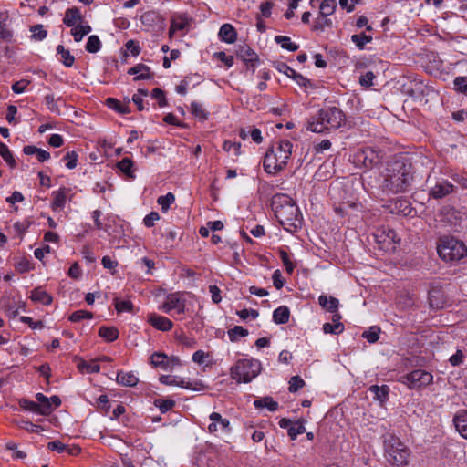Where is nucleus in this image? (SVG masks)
<instances>
[{
  "label": "nucleus",
  "mask_w": 467,
  "mask_h": 467,
  "mask_svg": "<svg viewBox=\"0 0 467 467\" xmlns=\"http://www.w3.org/2000/svg\"><path fill=\"white\" fill-rule=\"evenodd\" d=\"M116 380L119 384L126 387H134L139 379L132 372H118Z\"/></svg>",
  "instance_id": "23"
},
{
  "label": "nucleus",
  "mask_w": 467,
  "mask_h": 467,
  "mask_svg": "<svg viewBox=\"0 0 467 467\" xmlns=\"http://www.w3.org/2000/svg\"><path fill=\"white\" fill-rule=\"evenodd\" d=\"M375 238L380 249L385 251H395L396 244L400 243V239L396 232L390 228L382 227L378 229Z\"/></svg>",
  "instance_id": "9"
},
{
  "label": "nucleus",
  "mask_w": 467,
  "mask_h": 467,
  "mask_svg": "<svg viewBox=\"0 0 467 467\" xmlns=\"http://www.w3.org/2000/svg\"><path fill=\"white\" fill-rule=\"evenodd\" d=\"M53 202L51 203V207L54 211L57 209H63L66 204L67 200V190L66 188H61L58 191H55L52 193Z\"/></svg>",
  "instance_id": "24"
},
{
  "label": "nucleus",
  "mask_w": 467,
  "mask_h": 467,
  "mask_svg": "<svg viewBox=\"0 0 467 467\" xmlns=\"http://www.w3.org/2000/svg\"><path fill=\"white\" fill-rule=\"evenodd\" d=\"M236 56L244 61L246 65V68L251 66L253 67V73L255 70V65L259 61L258 55L247 45L239 46L236 51Z\"/></svg>",
  "instance_id": "12"
},
{
  "label": "nucleus",
  "mask_w": 467,
  "mask_h": 467,
  "mask_svg": "<svg viewBox=\"0 0 467 467\" xmlns=\"http://www.w3.org/2000/svg\"><path fill=\"white\" fill-rule=\"evenodd\" d=\"M374 78V74L371 71H368L360 77L359 83L363 87H370L373 84Z\"/></svg>",
  "instance_id": "61"
},
{
  "label": "nucleus",
  "mask_w": 467,
  "mask_h": 467,
  "mask_svg": "<svg viewBox=\"0 0 467 467\" xmlns=\"http://www.w3.org/2000/svg\"><path fill=\"white\" fill-rule=\"evenodd\" d=\"M351 41L359 48L363 49L366 44L372 41V36L364 33L356 34L351 36Z\"/></svg>",
  "instance_id": "39"
},
{
  "label": "nucleus",
  "mask_w": 467,
  "mask_h": 467,
  "mask_svg": "<svg viewBox=\"0 0 467 467\" xmlns=\"http://www.w3.org/2000/svg\"><path fill=\"white\" fill-rule=\"evenodd\" d=\"M241 143L240 142H232L230 140L224 141L223 145V149L225 151H231L232 150H234V153L236 156H239L241 154Z\"/></svg>",
  "instance_id": "54"
},
{
  "label": "nucleus",
  "mask_w": 467,
  "mask_h": 467,
  "mask_svg": "<svg viewBox=\"0 0 467 467\" xmlns=\"http://www.w3.org/2000/svg\"><path fill=\"white\" fill-rule=\"evenodd\" d=\"M275 68L281 72L286 75L287 77L291 78L293 74H295V70L291 68L289 66H287L285 63L283 62H277L275 64Z\"/></svg>",
  "instance_id": "62"
},
{
  "label": "nucleus",
  "mask_w": 467,
  "mask_h": 467,
  "mask_svg": "<svg viewBox=\"0 0 467 467\" xmlns=\"http://www.w3.org/2000/svg\"><path fill=\"white\" fill-rule=\"evenodd\" d=\"M248 335V330L244 329L241 326H235L234 328L228 331V337L231 341H237L240 337H246Z\"/></svg>",
  "instance_id": "42"
},
{
  "label": "nucleus",
  "mask_w": 467,
  "mask_h": 467,
  "mask_svg": "<svg viewBox=\"0 0 467 467\" xmlns=\"http://www.w3.org/2000/svg\"><path fill=\"white\" fill-rule=\"evenodd\" d=\"M57 52L61 56L60 61L64 64L65 67H70L74 64L75 58L70 54L69 50L66 49L64 46L58 45L57 47Z\"/></svg>",
  "instance_id": "31"
},
{
  "label": "nucleus",
  "mask_w": 467,
  "mask_h": 467,
  "mask_svg": "<svg viewBox=\"0 0 467 467\" xmlns=\"http://www.w3.org/2000/svg\"><path fill=\"white\" fill-rule=\"evenodd\" d=\"M318 303L322 308L331 313L337 312L339 306V301L337 298L334 296H327L326 295L319 296Z\"/></svg>",
  "instance_id": "19"
},
{
  "label": "nucleus",
  "mask_w": 467,
  "mask_h": 467,
  "mask_svg": "<svg viewBox=\"0 0 467 467\" xmlns=\"http://www.w3.org/2000/svg\"><path fill=\"white\" fill-rule=\"evenodd\" d=\"M209 291L211 293L212 300L213 303L218 304L219 302H221V300H222L221 290L217 285H210Z\"/></svg>",
  "instance_id": "63"
},
{
  "label": "nucleus",
  "mask_w": 467,
  "mask_h": 467,
  "mask_svg": "<svg viewBox=\"0 0 467 467\" xmlns=\"http://www.w3.org/2000/svg\"><path fill=\"white\" fill-rule=\"evenodd\" d=\"M337 8L336 0H324L320 5L319 13L323 17L332 15Z\"/></svg>",
  "instance_id": "34"
},
{
  "label": "nucleus",
  "mask_w": 467,
  "mask_h": 467,
  "mask_svg": "<svg viewBox=\"0 0 467 467\" xmlns=\"http://www.w3.org/2000/svg\"><path fill=\"white\" fill-rule=\"evenodd\" d=\"M306 431V428L303 422L296 421L292 426L288 428V435L291 440H296L299 434H302Z\"/></svg>",
  "instance_id": "43"
},
{
  "label": "nucleus",
  "mask_w": 467,
  "mask_h": 467,
  "mask_svg": "<svg viewBox=\"0 0 467 467\" xmlns=\"http://www.w3.org/2000/svg\"><path fill=\"white\" fill-rule=\"evenodd\" d=\"M78 368L82 372L85 371L87 373H99L100 370V366L95 361L88 363L85 360H81L78 364Z\"/></svg>",
  "instance_id": "40"
},
{
  "label": "nucleus",
  "mask_w": 467,
  "mask_h": 467,
  "mask_svg": "<svg viewBox=\"0 0 467 467\" xmlns=\"http://www.w3.org/2000/svg\"><path fill=\"white\" fill-rule=\"evenodd\" d=\"M380 329L378 327H371L368 331L363 333V337L366 338L369 343H375L379 338Z\"/></svg>",
  "instance_id": "48"
},
{
  "label": "nucleus",
  "mask_w": 467,
  "mask_h": 467,
  "mask_svg": "<svg viewBox=\"0 0 467 467\" xmlns=\"http://www.w3.org/2000/svg\"><path fill=\"white\" fill-rule=\"evenodd\" d=\"M92 317H93V314L89 311L77 310L70 315L69 320L71 322H79L82 319H85V318L91 319Z\"/></svg>",
  "instance_id": "46"
},
{
  "label": "nucleus",
  "mask_w": 467,
  "mask_h": 467,
  "mask_svg": "<svg viewBox=\"0 0 467 467\" xmlns=\"http://www.w3.org/2000/svg\"><path fill=\"white\" fill-rule=\"evenodd\" d=\"M155 406L159 408L161 413H165L171 410L175 406V401L173 400H156L154 402Z\"/></svg>",
  "instance_id": "44"
},
{
  "label": "nucleus",
  "mask_w": 467,
  "mask_h": 467,
  "mask_svg": "<svg viewBox=\"0 0 467 467\" xmlns=\"http://www.w3.org/2000/svg\"><path fill=\"white\" fill-rule=\"evenodd\" d=\"M101 47V42L98 36L92 35L88 38L86 50L89 53H96Z\"/></svg>",
  "instance_id": "41"
},
{
  "label": "nucleus",
  "mask_w": 467,
  "mask_h": 467,
  "mask_svg": "<svg viewBox=\"0 0 467 467\" xmlns=\"http://www.w3.org/2000/svg\"><path fill=\"white\" fill-rule=\"evenodd\" d=\"M273 210L279 223L289 233L302 226V215L293 200L285 194H275L272 201Z\"/></svg>",
  "instance_id": "2"
},
{
  "label": "nucleus",
  "mask_w": 467,
  "mask_h": 467,
  "mask_svg": "<svg viewBox=\"0 0 467 467\" xmlns=\"http://www.w3.org/2000/svg\"><path fill=\"white\" fill-rule=\"evenodd\" d=\"M453 422L460 435L467 440V410L458 411L454 416Z\"/></svg>",
  "instance_id": "17"
},
{
  "label": "nucleus",
  "mask_w": 467,
  "mask_h": 467,
  "mask_svg": "<svg viewBox=\"0 0 467 467\" xmlns=\"http://www.w3.org/2000/svg\"><path fill=\"white\" fill-rule=\"evenodd\" d=\"M209 419L211 420V423L208 426V431L211 433H215L218 431V426L224 431L225 432L231 431V425L230 421L223 418L222 415L218 412H213L210 414Z\"/></svg>",
  "instance_id": "13"
},
{
  "label": "nucleus",
  "mask_w": 467,
  "mask_h": 467,
  "mask_svg": "<svg viewBox=\"0 0 467 467\" xmlns=\"http://www.w3.org/2000/svg\"><path fill=\"white\" fill-rule=\"evenodd\" d=\"M81 21L79 9L77 7L68 8L65 13L63 23L69 27L77 26V23Z\"/></svg>",
  "instance_id": "21"
},
{
  "label": "nucleus",
  "mask_w": 467,
  "mask_h": 467,
  "mask_svg": "<svg viewBox=\"0 0 467 467\" xmlns=\"http://www.w3.org/2000/svg\"><path fill=\"white\" fill-rule=\"evenodd\" d=\"M382 160V155L376 149L365 148L358 150L354 155V163L367 170L378 166Z\"/></svg>",
  "instance_id": "8"
},
{
  "label": "nucleus",
  "mask_w": 467,
  "mask_h": 467,
  "mask_svg": "<svg viewBox=\"0 0 467 467\" xmlns=\"http://www.w3.org/2000/svg\"><path fill=\"white\" fill-rule=\"evenodd\" d=\"M19 405L21 408H23L26 410H30V411L39 414V406L37 405V403L36 401L29 400L26 399H22L19 400Z\"/></svg>",
  "instance_id": "50"
},
{
  "label": "nucleus",
  "mask_w": 467,
  "mask_h": 467,
  "mask_svg": "<svg viewBox=\"0 0 467 467\" xmlns=\"http://www.w3.org/2000/svg\"><path fill=\"white\" fill-rule=\"evenodd\" d=\"M151 96H152V98L157 99L159 100L160 107L162 108L167 105L164 92L161 88H154L151 92Z\"/></svg>",
  "instance_id": "56"
},
{
  "label": "nucleus",
  "mask_w": 467,
  "mask_h": 467,
  "mask_svg": "<svg viewBox=\"0 0 467 467\" xmlns=\"http://www.w3.org/2000/svg\"><path fill=\"white\" fill-rule=\"evenodd\" d=\"M368 390L374 394V398L381 404L388 400L389 388L387 385H372L369 387Z\"/></svg>",
  "instance_id": "26"
},
{
  "label": "nucleus",
  "mask_w": 467,
  "mask_h": 467,
  "mask_svg": "<svg viewBox=\"0 0 467 467\" xmlns=\"http://www.w3.org/2000/svg\"><path fill=\"white\" fill-rule=\"evenodd\" d=\"M261 371V363L255 359H242L231 368V377L238 383H249Z\"/></svg>",
  "instance_id": "6"
},
{
  "label": "nucleus",
  "mask_w": 467,
  "mask_h": 467,
  "mask_svg": "<svg viewBox=\"0 0 467 467\" xmlns=\"http://www.w3.org/2000/svg\"><path fill=\"white\" fill-rule=\"evenodd\" d=\"M453 84L458 92L467 94V77H456Z\"/></svg>",
  "instance_id": "51"
},
{
  "label": "nucleus",
  "mask_w": 467,
  "mask_h": 467,
  "mask_svg": "<svg viewBox=\"0 0 467 467\" xmlns=\"http://www.w3.org/2000/svg\"><path fill=\"white\" fill-rule=\"evenodd\" d=\"M304 385L305 382L299 376H294L290 379L288 389L290 392H296Z\"/></svg>",
  "instance_id": "52"
},
{
  "label": "nucleus",
  "mask_w": 467,
  "mask_h": 467,
  "mask_svg": "<svg viewBox=\"0 0 467 467\" xmlns=\"http://www.w3.org/2000/svg\"><path fill=\"white\" fill-rule=\"evenodd\" d=\"M161 383L168 386H178L186 389H192V390H199L200 388L197 386L200 385L198 382H195L194 384L186 381L182 379H180L178 377H171L168 375H163L160 378Z\"/></svg>",
  "instance_id": "14"
},
{
  "label": "nucleus",
  "mask_w": 467,
  "mask_h": 467,
  "mask_svg": "<svg viewBox=\"0 0 467 467\" xmlns=\"http://www.w3.org/2000/svg\"><path fill=\"white\" fill-rule=\"evenodd\" d=\"M175 202V196L171 192H168L166 195L160 196L157 200L158 204L161 205V211L167 213L170 206Z\"/></svg>",
  "instance_id": "37"
},
{
  "label": "nucleus",
  "mask_w": 467,
  "mask_h": 467,
  "mask_svg": "<svg viewBox=\"0 0 467 467\" xmlns=\"http://www.w3.org/2000/svg\"><path fill=\"white\" fill-rule=\"evenodd\" d=\"M114 306L118 312H130L132 310V303L129 300L120 301L118 298L114 299Z\"/></svg>",
  "instance_id": "49"
},
{
  "label": "nucleus",
  "mask_w": 467,
  "mask_h": 467,
  "mask_svg": "<svg viewBox=\"0 0 467 467\" xmlns=\"http://www.w3.org/2000/svg\"><path fill=\"white\" fill-rule=\"evenodd\" d=\"M275 41L277 44L281 45V47L286 49L288 51H296L299 48V46L296 43L291 42L290 37L285 36H275Z\"/></svg>",
  "instance_id": "33"
},
{
  "label": "nucleus",
  "mask_w": 467,
  "mask_h": 467,
  "mask_svg": "<svg viewBox=\"0 0 467 467\" xmlns=\"http://www.w3.org/2000/svg\"><path fill=\"white\" fill-rule=\"evenodd\" d=\"M323 331L325 334L338 335L344 331V325L343 324L325 323L323 325Z\"/></svg>",
  "instance_id": "45"
},
{
  "label": "nucleus",
  "mask_w": 467,
  "mask_h": 467,
  "mask_svg": "<svg viewBox=\"0 0 467 467\" xmlns=\"http://www.w3.org/2000/svg\"><path fill=\"white\" fill-rule=\"evenodd\" d=\"M402 379V382L407 384L410 389H420L431 384L433 377L430 372L415 369Z\"/></svg>",
  "instance_id": "10"
},
{
  "label": "nucleus",
  "mask_w": 467,
  "mask_h": 467,
  "mask_svg": "<svg viewBox=\"0 0 467 467\" xmlns=\"http://www.w3.org/2000/svg\"><path fill=\"white\" fill-rule=\"evenodd\" d=\"M290 311L285 306L277 307L273 313V319L276 324H286L289 320Z\"/></svg>",
  "instance_id": "29"
},
{
  "label": "nucleus",
  "mask_w": 467,
  "mask_h": 467,
  "mask_svg": "<svg viewBox=\"0 0 467 467\" xmlns=\"http://www.w3.org/2000/svg\"><path fill=\"white\" fill-rule=\"evenodd\" d=\"M346 120L344 112L337 107H328L319 109L307 122V130L322 133L330 130L340 128Z\"/></svg>",
  "instance_id": "3"
},
{
  "label": "nucleus",
  "mask_w": 467,
  "mask_h": 467,
  "mask_svg": "<svg viewBox=\"0 0 467 467\" xmlns=\"http://www.w3.org/2000/svg\"><path fill=\"white\" fill-rule=\"evenodd\" d=\"M218 36L222 41L228 44H233L237 39L236 30L231 24H223L220 27Z\"/></svg>",
  "instance_id": "18"
},
{
  "label": "nucleus",
  "mask_w": 467,
  "mask_h": 467,
  "mask_svg": "<svg viewBox=\"0 0 467 467\" xmlns=\"http://www.w3.org/2000/svg\"><path fill=\"white\" fill-rule=\"evenodd\" d=\"M64 160L67 161V163H66L67 168L72 170V169L76 168V166H77L78 154L76 151H69L65 155Z\"/></svg>",
  "instance_id": "53"
},
{
  "label": "nucleus",
  "mask_w": 467,
  "mask_h": 467,
  "mask_svg": "<svg viewBox=\"0 0 467 467\" xmlns=\"http://www.w3.org/2000/svg\"><path fill=\"white\" fill-rule=\"evenodd\" d=\"M36 403L39 406V415H49L53 411L50 400L42 393L36 395Z\"/></svg>",
  "instance_id": "25"
},
{
  "label": "nucleus",
  "mask_w": 467,
  "mask_h": 467,
  "mask_svg": "<svg viewBox=\"0 0 467 467\" xmlns=\"http://www.w3.org/2000/svg\"><path fill=\"white\" fill-rule=\"evenodd\" d=\"M292 148L291 141L283 140L268 150L265 155L264 170L269 174H276L282 171L291 157Z\"/></svg>",
  "instance_id": "4"
},
{
  "label": "nucleus",
  "mask_w": 467,
  "mask_h": 467,
  "mask_svg": "<svg viewBox=\"0 0 467 467\" xmlns=\"http://www.w3.org/2000/svg\"><path fill=\"white\" fill-rule=\"evenodd\" d=\"M191 113L198 118L200 120H206L208 119V112L204 109L202 104L194 101L191 104Z\"/></svg>",
  "instance_id": "35"
},
{
  "label": "nucleus",
  "mask_w": 467,
  "mask_h": 467,
  "mask_svg": "<svg viewBox=\"0 0 467 467\" xmlns=\"http://www.w3.org/2000/svg\"><path fill=\"white\" fill-rule=\"evenodd\" d=\"M162 309L166 313L174 310L177 315H182L185 312V300L180 293L170 294L163 303Z\"/></svg>",
  "instance_id": "11"
},
{
  "label": "nucleus",
  "mask_w": 467,
  "mask_h": 467,
  "mask_svg": "<svg viewBox=\"0 0 467 467\" xmlns=\"http://www.w3.org/2000/svg\"><path fill=\"white\" fill-rule=\"evenodd\" d=\"M147 321L156 329L161 331H170L173 323L167 317L155 313H150L147 317Z\"/></svg>",
  "instance_id": "15"
},
{
  "label": "nucleus",
  "mask_w": 467,
  "mask_h": 467,
  "mask_svg": "<svg viewBox=\"0 0 467 467\" xmlns=\"http://www.w3.org/2000/svg\"><path fill=\"white\" fill-rule=\"evenodd\" d=\"M214 56L225 64L227 67H231L234 65V57L227 56L224 52H217Z\"/></svg>",
  "instance_id": "60"
},
{
  "label": "nucleus",
  "mask_w": 467,
  "mask_h": 467,
  "mask_svg": "<svg viewBox=\"0 0 467 467\" xmlns=\"http://www.w3.org/2000/svg\"><path fill=\"white\" fill-rule=\"evenodd\" d=\"M382 191L388 194L407 192L413 181L412 167L404 159H395L387 163L382 173Z\"/></svg>",
  "instance_id": "1"
},
{
  "label": "nucleus",
  "mask_w": 467,
  "mask_h": 467,
  "mask_svg": "<svg viewBox=\"0 0 467 467\" xmlns=\"http://www.w3.org/2000/svg\"><path fill=\"white\" fill-rule=\"evenodd\" d=\"M30 31L32 32L31 37L36 41L43 40L47 34L42 25H36L31 26Z\"/></svg>",
  "instance_id": "47"
},
{
  "label": "nucleus",
  "mask_w": 467,
  "mask_h": 467,
  "mask_svg": "<svg viewBox=\"0 0 467 467\" xmlns=\"http://www.w3.org/2000/svg\"><path fill=\"white\" fill-rule=\"evenodd\" d=\"M28 84H29V81H27L26 79H21L19 81L15 82L12 85V90L16 94L23 93Z\"/></svg>",
  "instance_id": "58"
},
{
  "label": "nucleus",
  "mask_w": 467,
  "mask_h": 467,
  "mask_svg": "<svg viewBox=\"0 0 467 467\" xmlns=\"http://www.w3.org/2000/svg\"><path fill=\"white\" fill-rule=\"evenodd\" d=\"M437 252L444 262L455 264L467 255V247L453 236H442L437 243Z\"/></svg>",
  "instance_id": "5"
},
{
  "label": "nucleus",
  "mask_w": 467,
  "mask_h": 467,
  "mask_svg": "<svg viewBox=\"0 0 467 467\" xmlns=\"http://www.w3.org/2000/svg\"><path fill=\"white\" fill-rule=\"evenodd\" d=\"M160 219V215L157 212H151L145 216L143 223L146 227H152L156 221Z\"/></svg>",
  "instance_id": "59"
},
{
  "label": "nucleus",
  "mask_w": 467,
  "mask_h": 467,
  "mask_svg": "<svg viewBox=\"0 0 467 467\" xmlns=\"http://www.w3.org/2000/svg\"><path fill=\"white\" fill-rule=\"evenodd\" d=\"M126 49L127 51H129L130 53L132 54V56H138L140 52V46L138 45V43L134 40H129L127 43H126Z\"/></svg>",
  "instance_id": "64"
},
{
  "label": "nucleus",
  "mask_w": 467,
  "mask_h": 467,
  "mask_svg": "<svg viewBox=\"0 0 467 467\" xmlns=\"http://www.w3.org/2000/svg\"><path fill=\"white\" fill-rule=\"evenodd\" d=\"M45 101H46V104L48 108V109L51 111V112H54V113H57V114H59V108L58 106L57 105L56 103V99L54 98V95L53 94H47L46 97H45Z\"/></svg>",
  "instance_id": "55"
},
{
  "label": "nucleus",
  "mask_w": 467,
  "mask_h": 467,
  "mask_svg": "<svg viewBox=\"0 0 467 467\" xmlns=\"http://www.w3.org/2000/svg\"><path fill=\"white\" fill-rule=\"evenodd\" d=\"M47 448L50 451H56L57 452H65L66 449H67V445H65L60 441L57 440V441L48 442Z\"/></svg>",
  "instance_id": "57"
},
{
  "label": "nucleus",
  "mask_w": 467,
  "mask_h": 467,
  "mask_svg": "<svg viewBox=\"0 0 467 467\" xmlns=\"http://www.w3.org/2000/svg\"><path fill=\"white\" fill-rule=\"evenodd\" d=\"M128 74L136 75L134 80L149 79L151 78L150 74V67L144 64H138L135 67L129 68Z\"/></svg>",
  "instance_id": "22"
},
{
  "label": "nucleus",
  "mask_w": 467,
  "mask_h": 467,
  "mask_svg": "<svg viewBox=\"0 0 467 467\" xmlns=\"http://www.w3.org/2000/svg\"><path fill=\"white\" fill-rule=\"evenodd\" d=\"M99 337L109 342L115 341L119 337V331L114 327H101L99 330Z\"/></svg>",
  "instance_id": "30"
},
{
  "label": "nucleus",
  "mask_w": 467,
  "mask_h": 467,
  "mask_svg": "<svg viewBox=\"0 0 467 467\" xmlns=\"http://www.w3.org/2000/svg\"><path fill=\"white\" fill-rule=\"evenodd\" d=\"M30 298L32 301L40 303L44 306H47L52 303V296L40 286L32 290Z\"/></svg>",
  "instance_id": "20"
},
{
  "label": "nucleus",
  "mask_w": 467,
  "mask_h": 467,
  "mask_svg": "<svg viewBox=\"0 0 467 467\" xmlns=\"http://www.w3.org/2000/svg\"><path fill=\"white\" fill-rule=\"evenodd\" d=\"M0 155L11 168L16 167V162L13 154L9 150L8 147L3 142H0Z\"/></svg>",
  "instance_id": "36"
},
{
  "label": "nucleus",
  "mask_w": 467,
  "mask_h": 467,
  "mask_svg": "<svg viewBox=\"0 0 467 467\" xmlns=\"http://www.w3.org/2000/svg\"><path fill=\"white\" fill-rule=\"evenodd\" d=\"M254 406L256 409L266 408L270 411H276L279 408L278 403L269 396L255 400Z\"/></svg>",
  "instance_id": "27"
},
{
  "label": "nucleus",
  "mask_w": 467,
  "mask_h": 467,
  "mask_svg": "<svg viewBox=\"0 0 467 467\" xmlns=\"http://www.w3.org/2000/svg\"><path fill=\"white\" fill-rule=\"evenodd\" d=\"M117 167L129 178H134L133 174V161L130 158H123L117 163Z\"/></svg>",
  "instance_id": "32"
},
{
  "label": "nucleus",
  "mask_w": 467,
  "mask_h": 467,
  "mask_svg": "<svg viewBox=\"0 0 467 467\" xmlns=\"http://www.w3.org/2000/svg\"><path fill=\"white\" fill-rule=\"evenodd\" d=\"M385 455L391 464L404 466L408 462L410 451L399 439L390 437L385 441Z\"/></svg>",
  "instance_id": "7"
},
{
  "label": "nucleus",
  "mask_w": 467,
  "mask_h": 467,
  "mask_svg": "<svg viewBox=\"0 0 467 467\" xmlns=\"http://www.w3.org/2000/svg\"><path fill=\"white\" fill-rule=\"evenodd\" d=\"M106 103L109 108L116 110L120 114H127L130 112L128 106L122 105L117 99L108 98Z\"/></svg>",
  "instance_id": "38"
},
{
  "label": "nucleus",
  "mask_w": 467,
  "mask_h": 467,
  "mask_svg": "<svg viewBox=\"0 0 467 467\" xmlns=\"http://www.w3.org/2000/svg\"><path fill=\"white\" fill-rule=\"evenodd\" d=\"M452 190L453 185L448 181L442 180L430 189V195L434 199H441L451 193Z\"/></svg>",
  "instance_id": "16"
},
{
  "label": "nucleus",
  "mask_w": 467,
  "mask_h": 467,
  "mask_svg": "<svg viewBox=\"0 0 467 467\" xmlns=\"http://www.w3.org/2000/svg\"><path fill=\"white\" fill-rule=\"evenodd\" d=\"M150 363L155 368L168 370V356L162 352H154L150 357Z\"/></svg>",
  "instance_id": "28"
}]
</instances>
